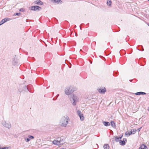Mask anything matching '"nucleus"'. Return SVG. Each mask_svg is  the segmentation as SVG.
<instances>
[{"label": "nucleus", "instance_id": "20e7f679", "mask_svg": "<svg viewBox=\"0 0 149 149\" xmlns=\"http://www.w3.org/2000/svg\"><path fill=\"white\" fill-rule=\"evenodd\" d=\"M59 139H57L54 140V141H52V143L56 145H61L63 144V143L62 142V141L60 139L59 140Z\"/></svg>", "mask_w": 149, "mask_h": 149}, {"label": "nucleus", "instance_id": "dca6fc26", "mask_svg": "<svg viewBox=\"0 0 149 149\" xmlns=\"http://www.w3.org/2000/svg\"><path fill=\"white\" fill-rule=\"evenodd\" d=\"M103 148L105 149H109V147L108 145L107 144H104L103 146Z\"/></svg>", "mask_w": 149, "mask_h": 149}, {"label": "nucleus", "instance_id": "9b49d317", "mask_svg": "<svg viewBox=\"0 0 149 149\" xmlns=\"http://www.w3.org/2000/svg\"><path fill=\"white\" fill-rule=\"evenodd\" d=\"M147 148V147L145 145L143 144L140 146L139 149H146Z\"/></svg>", "mask_w": 149, "mask_h": 149}, {"label": "nucleus", "instance_id": "393cba45", "mask_svg": "<svg viewBox=\"0 0 149 149\" xmlns=\"http://www.w3.org/2000/svg\"><path fill=\"white\" fill-rule=\"evenodd\" d=\"M21 15V13H15L14 14V15L15 16L16 15Z\"/></svg>", "mask_w": 149, "mask_h": 149}, {"label": "nucleus", "instance_id": "aec40b11", "mask_svg": "<svg viewBox=\"0 0 149 149\" xmlns=\"http://www.w3.org/2000/svg\"><path fill=\"white\" fill-rule=\"evenodd\" d=\"M28 137L30 139V140L31 139H33L34 138V137L33 136L30 135H29L28 136Z\"/></svg>", "mask_w": 149, "mask_h": 149}, {"label": "nucleus", "instance_id": "2f4dec72", "mask_svg": "<svg viewBox=\"0 0 149 149\" xmlns=\"http://www.w3.org/2000/svg\"><path fill=\"white\" fill-rule=\"evenodd\" d=\"M148 25L149 26V23L148 24Z\"/></svg>", "mask_w": 149, "mask_h": 149}, {"label": "nucleus", "instance_id": "7ed1b4c3", "mask_svg": "<svg viewBox=\"0 0 149 149\" xmlns=\"http://www.w3.org/2000/svg\"><path fill=\"white\" fill-rule=\"evenodd\" d=\"M70 100L72 101L73 105H75L79 100V97L75 94H73L71 96Z\"/></svg>", "mask_w": 149, "mask_h": 149}, {"label": "nucleus", "instance_id": "6ab92c4d", "mask_svg": "<svg viewBox=\"0 0 149 149\" xmlns=\"http://www.w3.org/2000/svg\"><path fill=\"white\" fill-rule=\"evenodd\" d=\"M136 129H133L131 130V132L132 133V134H135L136 132Z\"/></svg>", "mask_w": 149, "mask_h": 149}, {"label": "nucleus", "instance_id": "9d476101", "mask_svg": "<svg viewBox=\"0 0 149 149\" xmlns=\"http://www.w3.org/2000/svg\"><path fill=\"white\" fill-rule=\"evenodd\" d=\"M103 125L106 126H108L110 125V123L109 122L103 121Z\"/></svg>", "mask_w": 149, "mask_h": 149}, {"label": "nucleus", "instance_id": "2eb2a0df", "mask_svg": "<svg viewBox=\"0 0 149 149\" xmlns=\"http://www.w3.org/2000/svg\"><path fill=\"white\" fill-rule=\"evenodd\" d=\"M111 126L114 128L116 127L115 123L113 121H111Z\"/></svg>", "mask_w": 149, "mask_h": 149}, {"label": "nucleus", "instance_id": "72a5a7b5", "mask_svg": "<svg viewBox=\"0 0 149 149\" xmlns=\"http://www.w3.org/2000/svg\"><path fill=\"white\" fill-rule=\"evenodd\" d=\"M143 50H144V49H143L142 51H143Z\"/></svg>", "mask_w": 149, "mask_h": 149}, {"label": "nucleus", "instance_id": "473e14b6", "mask_svg": "<svg viewBox=\"0 0 149 149\" xmlns=\"http://www.w3.org/2000/svg\"><path fill=\"white\" fill-rule=\"evenodd\" d=\"M2 149V148L0 147V149Z\"/></svg>", "mask_w": 149, "mask_h": 149}, {"label": "nucleus", "instance_id": "412c9836", "mask_svg": "<svg viewBox=\"0 0 149 149\" xmlns=\"http://www.w3.org/2000/svg\"><path fill=\"white\" fill-rule=\"evenodd\" d=\"M23 90L24 91H27L28 90V88L27 87H26V86H25L24 87V89Z\"/></svg>", "mask_w": 149, "mask_h": 149}, {"label": "nucleus", "instance_id": "4468645a", "mask_svg": "<svg viewBox=\"0 0 149 149\" xmlns=\"http://www.w3.org/2000/svg\"><path fill=\"white\" fill-rule=\"evenodd\" d=\"M53 2L55 3H61L62 1L61 0H53Z\"/></svg>", "mask_w": 149, "mask_h": 149}, {"label": "nucleus", "instance_id": "7c9ffc66", "mask_svg": "<svg viewBox=\"0 0 149 149\" xmlns=\"http://www.w3.org/2000/svg\"><path fill=\"white\" fill-rule=\"evenodd\" d=\"M122 136H121L120 137H119L120 139H121L122 138Z\"/></svg>", "mask_w": 149, "mask_h": 149}, {"label": "nucleus", "instance_id": "4be33fe9", "mask_svg": "<svg viewBox=\"0 0 149 149\" xmlns=\"http://www.w3.org/2000/svg\"><path fill=\"white\" fill-rule=\"evenodd\" d=\"M131 134H132V133H131V131L130 132H127L125 133V135H128L129 136Z\"/></svg>", "mask_w": 149, "mask_h": 149}, {"label": "nucleus", "instance_id": "a878e982", "mask_svg": "<svg viewBox=\"0 0 149 149\" xmlns=\"http://www.w3.org/2000/svg\"><path fill=\"white\" fill-rule=\"evenodd\" d=\"M16 61L15 60H14L12 62V64L13 65H15L16 64Z\"/></svg>", "mask_w": 149, "mask_h": 149}, {"label": "nucleus", "instance_id": "0eeeda50", "mask_svg": "<svg viewBox=\"0 0 149 149\" xmlns=\"http://www.w3.org/2000/svg\"><path fill=\"white\" fill-rule=\"evenodd\" d=\"M41 9V8L38 6H33L31 7V9L33 10H40Z\"/></svg>", "mask_w": 149, "mask_h": 149}, {"label": "nucleus", "instance_id": "6e6552de", "mask_svg": "<svg viewBox=\"0 0 149 149\" xmlns=\"http://www.w3.org/2000/svg\"><path fill=\"white\" fill-rule=\"evenodd\" d=\"M127 141V139H126L124 138L123 139V140H120L119 143L122 146H124L125 144V142Z\"/></svg>", "mask_w": 149, "mask_h": 149}, {"label": "nucleus", "instance_id": "c756f323", "mask_svg": "<svg viewBox=\"0 0 149 149\" xmlns=\"http://www.w3.org/2000/svg\"><path fill=\"white\" fill-rule=\"evenodd\" d=\"M2 149H8V147H6L4 148H2Z\"/></svg>", "mask_w": 149, "mask_h": 149}, {"label": "nucleus", "instance_id": "f3484780", "mask_svg": "<svg viewBox=\"0 0 149 149\" xmlns=\"http://www.w3.org/2000/svg\"><path fill=\"white\" fill-rule=\"evenodd\" d=\"M6 22V20L5 18L3 19L0 22V25L4 23L5 22Z\"/></svg>", "mask_w": 149, "mask_h": 149}, {"label": "nucleus", "instance_id": "4c0bfd02", "mask_svg": "<svg viewBox=\"0 0 149 149\" xmlns=\"http://www.w3.org/2000/svg\"><path fill=\"white\" fill-rule=\"evenodd\" d=\"M130 81H132V80H130Z\"/></svg>", "mask_w": 149, "mask_h": 149}, {"label": "nucleus", "instance_id": "cd10ccee", "mask_svg": "<svg viewBox=\"0 0 149 149\" xmlns=\"http://www.w3.org/2000/svg\"><path fill=\"white\" fill-rule=\"evenodd\" d=\"M19 11L21 12H23L24 11V9L23 8H21L19 10Z\"/></svg>", "mask_w": 149, "mask_h": 149}, {"label": "nucleus", "instance_id": "423d86ee", "mask_svg": "<svg viewBox=\"0 0 149 149\" xmlns=\"http://www.w3.org/2000/svg\"><path fill=\"white\" fill-rule=\"evenodd\" d=\"M77 113L80 118L81 120V121H83L84 120V117L83 116V114L81 113V111L79 110L77 111Z\"/></svg>", "mask_w": 149, "mask_h": 149}, {"label": "nucleus", "instance_id": "ddd939ff", "mask_svg": "<svg viewBox=\"0 0 149 149\" xmlns=\"http://www.w3.org/2000/svg\"><path fill=\"white\" fill-rule=\"evenodd\" d=\"M36 4L39 5H41L43 4V3L40 0H37L36 1Z\"/></svg>", "mask_w": 149, "mask_h": 149}, {"label": "nucleus", "instance_id": "e433bc0d", "mask_svg": "<svg viewBox=\"0 0 149 149\" xmlns=\"http://www.w3.org/2000/svg\"><path fill=\"white\" fill-rule=\"evenodd\" d=\"M76 27V26H75V27Z\"/></svg>", "mask_w": 149, "mask_h": 149}, {"label": "nucleus", "instance_id": "58836bf2", "mask_svg": "<svg viewBox=\"0 0 149 149\" xmlns=\"http://www.w3.org/2000/svg\"><path fill=\"white\" fill-rule=\"evenodd\" d=\"M148 1H149V0H148Z\"/></svg>", "mask_w": 149, "mask_h": 149}, {"label": "nucleus", "instance_id": "c9c22d12", "mask_svg": "<svg viewBox=\"0 0 149 149\" xmlns=\"http://www.w3.org/2000/svg\"><path fill=\"white\" fill-rule=\"evenodd\" d=\"M76 27V26H75V27Z\"/></svg>", "mask_w": 149, "mask_h": 149}, {"label": "nucleus", "instance_id": "f03ea898", "mask_svg": "<svg viewBox=\"0 0 149 149\" xmlns=\"http://www.w3.org/2000/svg\"><path fill=\"white\" fill-rule=\"evenodd\" d=\"M76 89V88L73 86H69L65 88V92L66 95H70Z\"/></svg>", "mask_w": 149, "mask_h": 149}, {"label": "nucleus", "instance_id": "b1692460", "mask_svg": "<svg viewBox=\"0 0 149 149\" xmlns=\"http://www.w3.org/2000/svg\"><path fill=\"white\" fill-rule=\"evenodd\" d=\"M24 139L26 142H28L30 141V139L28 137V138H25Z\"/></svg>", "mask_w": 149, "mask_h": 149}, {"label": "nucleus", "instance_id": "a211bd4d", "mask_svg": "<svg viewBox=\"0 0 149 149\" xmlns=\"http://www.w3.org/2000/svg\"><path fill=\"white\" fill-rule=\"evenodd\" d=\"M107 3L108 5H109V6H111V0H107Z\"/></svg>", "mask_w": 149, "mask_h": 149}, {"label": "nucleus", "instance_id": "5701e85b", "mask_svg": "<svg viewBox=\"0 0 149 149\" xmlns=\"http://www.w3.org/2000/svg\"><path fill=\"white\" fill-rule=\"evenodd\" d=\"M115 140L116 142H118L119 141H120V139L119 137H115Z\"/></svg>", "mask_w": 149, "mask_h": 149}, {"label": "nucleus", "instance_id": "39448f33", "mask_svg": "<svg viewBox=\"0 0 149 149\" xmlns=\"http://www.w3.org/2000/svg\"><path fill=\"white\" fill-rule=\"evenodd\" d=\"M2 124L5 127L8 129L11 127V125L10 123L8 122H6L5 121H3L2 122Z\"/></svg>", "mask_w": 149, "mask_h": 149}, {"label": "nucleus", "instance_id": "f8f14e48", "mask_svg": "<svg viewBox=\"0 0 149 149\" xmlns=\"http://www.w3.org/2000/svg\"><path fill=\"white\" fill-rule=\"evenodd\" d=\"M135 94L136 95H146V93L144 92H139L135 93Z\"/></svg>", "mask_w": 149, "mask_h": 149}, {"label": "nucleus", "instance_id": "bb28decb", "mask_svg": "<svg viewBox=\"0 0 149 149\" xmlns=\"http://www.w3.org/2000/svg\"><path fill=\"white\" fill-rule=\"evenodd\" d=\"M5 19L6 20V22L7 21H9L10 20V19L8 18H5Z\"/></svg>", "mask_w": 149, "mask_h": 149}, {"label": "nucleus", "instance_id": "1a4fd4ad", "mask_svg": "<svg viewBox=\"0 0 149 149\" xmlns=\"http://www.w3.org/2000/svg\"><path fill=\"white\" fill-rule=\"evenodd\" d=\"M99 92L100 93H104L106 91V89L105 88H103L99 89L98 90Z\"/></svg>", "mask_w": 149, "mask_h": 149}, {"label": "nucleus", "instance_id": "f704fd0d", "mask_svg": "<svg viewBox=\"0 0 149 149\" xmlns=\"http://www.w3.org/2000/svg\"><path fill=\"white\" fill-rule=\"evenodd\" d=\"M58 95H59V94H58V95H57L58 96Z\"/></svg>", "mask_w": 149, "mask_h": 149}, {"label": "nucleus", "instance_id": "f257e3e1", "mask_svg": "<svg viewBox=\"0 0 149 149\" xmlns=\"http://www.w3.org/2000/svg\"><path fill=\"white\" fill-rule=\"evenodd\" d=\"M69 121V118L68 116L63 117L60 120V125L62 127H65L67 126Z\"/></svg>", "mask_w": 149, "mask_h": 149}, {"label": "nucleus", "instance_id": "c85d7f7f", "mask_svg": "<svg viewBox=\"0 0 149 149\" xmlns=\"http://www.w3.org/2000/svg\"><path fill=\"white\" fill-rule=\"evenodd\" d=\"M141 128H142V127H140L139 128H138V129H137V131L138 132H139L140 131L141 129Z\"/></svg>", "mask_w": 149, "mask_h": 149}]
</instances>
